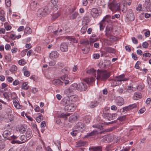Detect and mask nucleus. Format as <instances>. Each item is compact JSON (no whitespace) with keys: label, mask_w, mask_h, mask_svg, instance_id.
Returning <instances> with one entry per match:
<instances>
[{"label":"nucleus","mask_w":151,"mask_h":151,"mask_svg":"<svg viewBox=\"0 0 151 151\" xmlns=\"http://www.w3.org/2000/svg\"><path fill=\"white\" fill-rule=\"evenodd\" d=\"M76 104L71 102L69 104L65 105L64 107V109L67 111L73 112L76 109Z\"/></svg>","instance_id":"5"},{"label":"nucleus","mask_w":151,"mask_h":151,"mask_svg":"<svg viewBox=\"0 0 151 151\" xmlns=\"http://www.w3.org/2000/svg\"><path fill=\"white\" fill-rule=\"evenodd\" d=\"M61 80L63 81H64L66 80L68 78V76L66 75H65L61 77Z\"/></svg>","instance_id":"57"},{"label":"nucleus","mask_w":151,"mask_h":151,"mask_svg":"<svg viewBox=\"0 0 151 151\" xmlns=\"http://www.w3.org/2000/svg\"><path fill=\"white\" fill-rule=\"evenodd\" d=\"M100 29L101 30H103L105 26V24L104 22L101 21L100 23Z\"/></svg>","instance_id":"43"},{"label":"nucleus","mask_w":151,"mask_h":151,"mask_svg":"<svg viewBox=\"0 0 151 151\" xmlns=\"http://www.w3.org/2000/svg\"><path fill=\"white\" fill-rule=\"evenodd\" d=\"M9 93L7 92H5L4 93L3 96L6 99H9Z\"/></svg>","instance_id":"59"},{"label":"nucleus","mask_w":151,"mask_h":151,"mask_svg":"<svg viewBox=\"0 0 151 151\" xmlns=\"http://www.w3.org/2000/svg\"><path fill=\"white\" fill-rule=\"evenodd\" d=\"M37 116L36 117V119L37 122H40L43 119L42 115L40 113H37Z\"/></svg>","instance_id":"29"},{"label":"nucleus","mask_w":151,"mask_h":151,"mask_svg":"<svg viewBox=\"0 0 151 151\" xmlns=\"http://www.w3.org/2000/svg\"><path fill=\"white\" fill-rule=\"evenodd\" d=\"M87 28V26L86 25L83 26L81 29V32L83 34H84L86 32Z\"/></svg>","instance_id":"47"},{"label":"nucleus","mask_w":151,"mask_h":151,"mask_svg":"<svg viewBox=\"0 0 151 151\" xmlns=\"http://www.w3.org/2000/svg\"><path fill=\"white\" fill-rule=\"evenodd\" d=\"M22 71L23 72L24 75L26 77H28L30 75V73L29 71L27 70V68L26 66L23 67L22 69Z\"/></svg>","instance_id":"21"},{"label":"nucleus","mask_w":151,"mask_h":151,"mask_svg":"<svg viewBox=\"0 0 151 151\" xmlns=\"http://www.w3.org/2000/svg\"><path fill=\"white\" fill-rule=\"evenodd\" d=\"M62 101L63 102V104L64 105H67L69 104L72 102L70 100L68 99L64 98L63 99Z\"/></svg>","instance_id":"34"},{"label":"nucleus","mask_w":151,"mask_h":151,"mask_svg":"<svg viewBox=\"0 0 151 151\" xmlns=\"http://www.w3.org/2000/svg\"><path fill=\"white\" fill-rule=\"evenodd\" d=\"M11 134V132L9 131L6 130L4 131L2 135L4 137L7 139L10 140Z\"/></svg>","instance_id":"15"},{"label":"nucleus","mask_w":151,"mask_h":151,"mask_svg":"<svg viewBox=\"0 0 151 151\" xmlns=\"http://www.w3.org/2000/svg\"><path fill=\"white\" fill-rule=\"evenodd\" d=\"M66 38L71 41H73L74 42H75L76 41V39L73 38L72 36H67L66 37Z\"/></svg>","instance_id":"48"},{"label":"nucleus","mask_w":151,"mask_h":151,"mask_svg":"<svg viewBox=\"0 0 151 151\" xmlns=\"http://www.w3.org/2000/svg\"><path fill=\"white\" fill-rule=\"evenodd\" d=\"M97 73L96 79H100L102 81L106 80L110 75V72L106 71V70H98Z\"/></svg>","instance_id":"1"},{"label":"nucleus","mask_w":151,"mask_h":151,"mask_svg":"<svg viewBox=\"0 0 151 151\" xmlns=\"http://www.w3.org/2000/svg\"><path fill=\"white\" fill-rule=\"evenodd\" d=\"M28 83L27 82L24 83L22 85V88L23 89L27 90L28 89L29 86L27 85Z\"/></svg>","instance_id":"50"},{"label":"nucleus","mask_w":151,"mask_h":151,"mask_svg":"<svg viewBox=\"0 0 151 151\" xmlns=\"http://www.w3.org/2000/svg\"><path fill=\"white\" fill-rule=\"evenodd\" d=\"M17 70V66L15 65H12V66L11 67V68L10 69V71L13 72H14Z\"/></svg>","instance_id":"56"},{"label":"nucleus","mask_w":151,"mask_h":151,"mask_svg":"<svg viewBox=\"0 0 151 151\" xmlns=\"http://www.w3.org/2000/svg\"><path fill=\"white\" fill-rule=\"evenodd\" d=\"M128 106L131 110L134 108H135L137 106V105L135 104H132Z\"/></svg>","instance_id":"62"},{"label":"nucleus","mask_w":151,"mask_h":151,"mask_svg":"<svg viewBox=\"0 0 151 151\" xmlns=\"http://www.w3.org/2000/svg\"><path fill=\"white\" fill-rule=\"evenodd\" d=\"M50 57H58L59 56L58 53L55 51H52L50 54Z\"/></svg>","instance_id":"40"},{"label":"nucleus","mask_w":151,"mask_h":151,"mask_svg":"<svg viewBox=\"0 0 151 151\" xmlns=\"http://www.w3.org/2000/svg\"><path fill=\"white\" fill-rule=\"evenodd\" d=\"M91 119V116L89 115L85 116L83 118V121L86 123L89 122Z\"/></svg>","instance_id":"33"},{"label":"nucleus","mask_w":151,"mask_h":151,"mask_svg":"<svg viewBox=\"0 0 151 151\" xmlns=\"http://www.w3.org/2000/svg\"><path fill=\"white\" fill-rule=\"evenodd\" d=\"M98 105V103L96 101L91 103L90 107L91 108H93Z\"/></svg>","instance_id":"46"},{"label":"nucleus","mask_w":151,"mask_h":151,"mask_svg":"<svg viewBox=\"0 0 151 151\" xmlns=\"http://www.w3.org/2000/svg\"><path fill=\"white\" fill-rule=\"evenodd\" d=\"M34 110L36 112H40L41 113H43L44 112V110L43 109H42L40 110L39 107L37 105L35 106V108L34 109Z\"/></svg>","instance_id":"35"},{"label":"nucleus","mask_w":151,"mask_h":151,"mask_svg":"<svg viewBox=\"0 0 151 151\" xmlns=\"http://www.w3.org/2000/svg\"><path fill=\"white\" fill-rule=\"evenodd\" d=\"M97 131L94 130L91 133H88L85 136V137H88L90 136H94L97 134Z\"/></svg>","instance_id":"30"},{"label":"nucleus","mask_w":151,"mask_h":151,"mask_svg":"<svg viewBox=\"0 0 151 151\" xmlns=\"http://www.w3.org/2000/svg\"><path fill=\"white\" fill-rule=\"evenodd\" d=\"M70 114L69 113H60V114H58V117H60V118H65V119H66L67 118V116H69Z\"/></svg>","instance_id":"32"},{"label":"nucleus","mask_w":151,"mask_h":151,"mask_svg":"<svg viewBox=\"0 0 151 151\" xmlns=\"http://www.w3.org/2000/svg\"><path fill=\"white\" fill-rule=\"evenodd\" d=\"M83 24L86 25L89 22V18L88 17H84L83 20Z\"/></svg>","instance_id":"36"},{"label":"nucleus","mask_w":151,"mask_h":151,"mask_svg":"<svg viewBox=\"0 0 151 151\" xmlns=\"http://www.w3.org/2000/svg\"><path fill=\"white\" fill-rule=\"evenodd\" d=\"M26 131V129L24 127L21 126L20 127L19 129V132L22 133H23Z\"/></svg>","instance_id":"45"},{"label":"nucleus","mask_w":151,"mask_h":151,"mask_svg":"<svg viewBox=\"0 0 151 151\" xmlns=\"http://www.w3.org/2000/svg\"><path fill=\"white\" fill-rule=\"evenodd\" d=\"M110 60H106L105 61L104 63H99V66L100 68H106L107 66L109 65L110 64Z\"/></svg>","instance_id":"14"},{"label":"nucleus","mask_w":151,"mask_h":151,"mask_svg":"<svg viewBox=\"0 0 151 151\" xmlns=\"http://www.w3.org/2000/svg\"><path fill=\"white\" fill-rule=\"evenodd\" d=\"M117 115V114L116 113L112 114H110L109 118H108V119L109 120L114 119L116 117Z\"/></svg>","instance_id":"44"},{"label":"nucleus","mask_w":151,"mask_h":151,"mask_svg":"<svg viewBox=\"0 0 151 151\" xmlns=\"http://www.w3.org/2000/svg\"><path fill=\"white\" fill-rule=\"evenodd\" d=\"M5 3L7 6L10 7L11 6V0H5Z\"/></svg>","instance_id":"58"},{"label":"nucleus","mask_w":151,"mask_h":151,"mask_svg":"<svg viewBox=\"0 0 151 151\" xmlns=\"http://www.w3.org/2000/svg\"><path fill=\"white\" fill-rule=\"evenodd\" d=\"M60 49L63 52H67L68 49V45L67 43H62L60 45Z\"/></svg>","instance_id":"11"},{"label":"nucleus","mask_w":151,"mask_h":151,"mask_svg":"<svg viewBox=\"0 0 151 151\" xmlns=\"http://www.w3.org/2000/svg\"><path fill=\"white\" fill-rule=\"evenodd\" d=\"M103 116L105 117H109L110 114L109 113V109L107 107L105 108L103 110Z\"/></svg>","instance_id":"16"},{"label":"nucleus","mask_w":151,"mask_h":151,"mask_svg":"<svg viewBox=\"0 0 151 151\" xmlns=\"http://www.w3.org/2000/svg\"><path fill=\"white\" fill-rule=\"evenodd\" d=\"M151 2L150 0H145V2L143 5V8L144 10H148L151 12V6H150Z\"/></svg>","instance_id":"7"},{"label":"nucleus","mask_w":151,"mask_h":151,"mask_svg":"<svg viewBox=\"0 0 151 151\" xmlns=\"http://www.w3.org/2000/svg\"><path fill=\"white\" fill-rule=\"evenodd\" d=\"M87 72L88 73L93 75L95 77H96V73L97 72L96 70H94L93 68H92L87 70Z\"/></svg>","instance_id":"18"},{"label":"nucleus","mask_w":151,"mask_h":151,"mask_svg":"<svg viewBox=\"0 0 151 151\" xmlns=\"http://www.w3.org/2000/svg\"><path fill=\"white\" fill-rule=\"evenodd\" d=\"M142 97L141 93L138 92H135L133 96V99L135 100H138Z\"/></svg>","instance_id":"19"},{"label":"nucleus","mask_w":151,"mask_h":151,"mask_svg":"<svg viewBox=\"0 0 151 151\" xmlns=\"http://www.w3.org/2000/svg\"><path fill=\"white\" fill-rule=\"evenodd\" d=\"M111 16L109 15H106L105 17L103 18V20H102L104 22V21H106L108 22H109L110 21Z\"/></svg>","instance_id":"41"},{"label":"nucleus","mask_w":151,"mask_h":151,"mask_svg":"<svg viewBox=\"0 0 151 151\" xmlns=\"http://www.w3.org/2000/svg\"><path fill=\"white\" fill-rule=\"evenodd\" d=\"M119 83V82L117 81L116 80V78H115L114 80L113 81V82L111 83V85L112 86L114 87L117 85H119L121 84H118V83Z\"/></svg>","instance_id":"42"},{"label":"nucleus","mask_w":151,"mask_h":151,"mask_svg":"<svg viewBox=\"0 0 151 151\" xmlns=\"http://www.w3.org/2000/svg\"><path fill=\"white\" fill-rule=\"evenodd\" d=\"M117 104L119 106L122 105L124 104V99L122 97H119L117 100Z\"/></svg>","instance_id":"27"},{"label":"nucleus","mask_w":151,"mask_h":151,"mask_svg":"<svg viewBox=\"0 0 151 151\" xmlns=\"http://www.w3.org/2000/svg\"><path fill=\"white\" fill-rule=\"evenodd\" d=\"M78 117V115L77 114H75L70 117V120L75 121L77 120Z\"/></svg>","instance_id":"38"},{"label":"nucleus","mask_w":151,"mask_h":151,"mask_svg":"<svg viewBox=\"0 0 151 151\" xmlns=\"http://www.w3.org/2000/svg\"><path fill=\"white\" fill-rule=\"evenodd\" d=\"M78 91H85L87 89V87L86 84L81 83L77 84Z\"/></svg>","instance_id":"8"},{"label":"nucleus","mask_w":151,"mask_h":151,"mask_svg":"<svg viewBox=\"0 0 151 151\" xmlns=\"http://www.w3.org/2000/svg\"><path fill=\"white\" fill-rule=\"evenodd\" d=\"M58 0H51V2L54 6L56 5L58 3Z\"/></svg>","instance_id":"61"},{"label":"nucleus","mask_w":151,"mask_h":151,"mask_svg":"<svg viewBox=\"0 0 151 151\" xmlns=\"http://www.w3.org/2000/svg\"><path fill=\"white\" fill-rule=\"evenodd\" d=\"M20 139L21 141H19L20 144L24 143L28 140L25 135L21 136L20 137Z\"/></svg>","instance_id":"24"},{"label":"nucleus","mask_w":151,"mask_h":151,"mask_svg":"<svg viewBox=\"0 0 151 151\" xmlns=\"http://www.w3.org/2000/svg\"><path fill=\"white\" fill-rule=\"evenodd\" d=\"M144 86L143 84H141L138 85L137 87V88L139 91L142 90L144 88Z\"/></svg>","instance_id":"52"},{"label":"nucleus","mask_w":151,"mask_h":151,"mask_svg":"<svg viewBox=\"0 0 151 151\" xmlns=\"http://www.w3.org/2000/svg\"><path fill=\"white\" fill-rule=\"evenodd\" d=\"M77 90H78V85L76 83H73L70 85V87L65 90V92L68 95L73 92Z\"/></svg>","instance_id":"4"},{"label":"nucleus","mask_w":151,"mask_h":151,"mask_svg":"<svg viewBox=\"0 0 151 151\" xmlns=\"http://www.w3.org/2000/svg\"><path fill=\"white\" fill-rule=\"evenodd\" d=\"M31 29L29 27H27L24 30V32L27 34H29L32 32Z\"/></svg>","instance_id":"39"},{"label":"nucleus","mask_w":151,"mask_h":151,"mask_svg":"<svg viewBox=\"0 0 151 151\" xmlns=\"http://www.w3.org/2000/svg\"><path fill=\"white\" fill-rule=\"evenodd\" d=\"M5 13L4 11H0V20L3 22L5 21Z\"/></svg>","instance_id":"20"},{"label":"nucleus","mask_w":151,"mask_h":151,"mask_svg":"<svg viewBox=\"0 0 151 151\" xmlns=\"http://www.w3.org/2000/svg\"><path fill=\"white\" fill-rule=\"evenodd\" d=\"M76 9V8L74 7L70 9L69 11L70 18L73 19L76 18L78 14V13L77 12L75 11Z\"/></svg>","instance_id":"9"},{"label":"nucleus","mask_w":151,"mask_h":151,"mask_svg":"<svg viewBox=\"0 0 151 151\" xmlns=\"http://www.w3.org/2000/svg\"><path fill=\"white\" fill-rule=\"evenodd\" d=\"M111 28L108 27H106L105 35L106 36L108 37L111 32Z\"/></svg>","instance_id":"31"},{"label":"nucleus","mask_w":151,"mask_h":151,"mask_svg":"<svg viewBox=\"0 0 151 151\" xmlns=\"http://www.w3.org/2000/svg\"><path fill=\"white\" fill-rule=\"evenodd\" d=\"M18 63L19 65H24L26 63V62L23 59L20 60L18 62Z\"/></svg>","instance_id":"54"},{"label":"nucleus","mask_w":151,"mask_h":151,"mask_svg":"<svg viewBox=\"0 0 151 151\" xmlns=\"http://www.w3.org/2000/svg\"><path fill=\"white\" fill-rule=\"evenodd\" d=\"M91 14L93 18H96L99 15L98 11L96 8H93L91 11Z\"/></svg>","instance_id":"13"},{"label":"nucleus","mask_w":151,"mask_h":151,"mask_svg":"<svg viewBox=\"0 0 151 151\" xmlns=\"http://www.w3.org/2000/svg\"><path fill=\"white\" fill-rule=\"evenodd\" d=\"M81 43L83 45H86L89 43L88 40H83L82 41Z\"/></svg>","instance_id":"60"},{"label":"nucleus","mask_w":151,"mask_h":151,"mask_svg":"<svg viewBox=\"0 0 151 151\" xmlns=\"http://www.w3.org/2000/svg\"><path fill=\"white\" fill-rule=\"evenodd\" d=\"M126 116L124 115L122 116H121L119 117L117 119L118 120H119L121 122L123 121L125 119H126Z\"/></svg>","instance_id":"55"},{"label":"nucleus","mask_w":151,"mask_h":151,"mask_svg":"<svg viewBox=\"0 0 151 151\" xmlns=\"http://www.w3.org/2000/svg\"><path fill=\"white\" fill-rule=\"evenodd\" d=\"M125 75L124 74H122L119 76H116L115 77L116 80L117 81L119 82V83L118 84H121L122 81H126L129 80V78H125Z\"/></svg>","instance_id":"6"},{"label":"nucleus","mask_w":151,"mask_h":151,"mask_svg":"<svg viewBox=\"0 0 151 151\" xmlns=\"http://www.w3.org/2000/svg\"><path fill=\"white\" fill-rule=\"evenodd\" d=\"M127 90L129 93L133 92L135 91L134 88L133 87L130 86H128Z\"/></svg>","instance_id":"49"},{"label":"nucleus","mask_w":151,"mask_h":151,"mask_svg":"<svg viewBox=\"0 0 151 151\" xmlns=\"http://www.w3.org/2000/svg\"><path fill=\"white\" fill-rule=\"evenodd\" d=\"M78 99V96L76 95H72L70 96L69 98V99L71 101L75 102Z\"/></svg>","instance_id":"28"},{"label":"nucleus","mask_w":151,"mask_h":151,"mask_svg":"<svg viewBox=\"0 0 151 151\" xmlns=\"http://www.w3.org/2000/svg\"><path fill=\"white\" fill-rule=\"evenodd\" d=\"M32 130L29 129L26 131L25 135L27 138L28 139H29L32 137Z\"/></svg>","instance_id":"17"},{"label":"nucleus","mask_w":151,"mask_h":151,"mask_svg":"<svg viewBox=\"0 0 151 151\" xmlns=\"http://www.w3.org/2000/svg\"><path fill=\"white\" fill-rule=\"evenodd\" d=\"M105 50L106 52L109 53L114 54L116 52V50L110 47L106 48Z\"/></svg>","instance_id":"23"},{"label":"nucleus","mask_w":151,"mask_h":151,"mask_svg":"<svg viewBox=\"0 0 151 151\" xmlns=\"http://www.w3.org/2000/svg\"><path fill=\"white\" fill-rule=\"evenodd\" d=\"M86 145V143L85 141H79L76 142V146L77 147H80Z\"/></svg>","instance_id":"26"},{"label":"nucleus","mask_w":151,"mask_h":151,"mask_svg":"<svg viewBox=\"0 0 151 151\" xmlns=\"http://www.w3.org/2000/svg\"><path fill=\"white\" fill-rule=\"evenodd\" d=\"M127 18L130 21H132L134 19V17L132 9H129L128 10Z\"/></svg>","instance_id":"10"},{"label":"nucleus","mask_w":151,"mask_h":151,"mask_svg":"<svg viewBox=\"0 0 151 151\" xmlns=\"http://www.w3.org/2000/svg\"><path fill=\"white\" fill-rule=\"evenodd\" d=\"M90 149L92 151H101V150L99 147H90Z\"/></svg>","instance_id":"53"},{"label":"nucleus","mask_w":151,"mask_h":151,"mask_svg":"<svg viewBox=\"0 0 151 151\" xmlns=\"http://www.w3.org/2000/svg\"><path fill=\"white\" fill-rule=\"evenodd\" d=\"M50 9L48 7H45L44 8L39 9L37 11V14L39 17H40L48 14L50 13Z\"/></svg>","instance_id":"2"},{"label":"nucleus","mask_w":151,"mask_h":151,"mask_svg":"<svg viewBox=\"0 0 151 151\" xmlns=\"http://www.w3.org/2000/svg\"><path fill=\"white\" fill-rule=\"evenodd\" d=\"M52 83L55 85H61L63 83V82L59 79H56L53 81Z\"/></svg>","instance_id":"37"},{"label":"nucleus","mask_w":151,"mask_h":151,"mask_svg":"<svg viewBox=\"0 0 151 151\" xmlns=\"http://www.w3.org/2000/svg\"><path fill=\"white\" fill-rule=\"evenodd\" d=\"M13 103L14 106L17 109H20L22 108V106L20 105L18 100H14L13 101Z\"/></svg>","instance_id":"25"},{"label":"nucleus","mask_w":151,"mask_h":151,"mask_svg":"<svg viewBox=\"0 0 151 151\" xmlns=\"http://www.w3.org/2000/svg\"><path fill=\"white\" fill-rule=\"evenodd\" d=\"M77 129L78 130L81 132L83 131L86 127V125L83 124L82 122H80L78 123L76 125Z\"/></svg>","instance_id":"12"},{"label":"nucleus","mask_w":151,"mask_h":151,"mask_svg":"<svg viewBox=\"0 0 151 151\" xmlns=\"http://www.w3.org/2000/svg\"><path fill=\"white\" fill-rule=\"evenodd\" d=\"M37 3L35 1H33L30 4V7L31 9L32 10H35L37 7Z\"/></svg>","instance_id":"22"},{"label":"nucleus","mask_w":151,"mask_h":151,"mask_svg":"<svg viewBox=\"0 0 151 151\" xmlns=\"http://www.w3.org/2000/svg\"><path fill=\"white\" fill-rule=\"evenodd\" d=\"M115 0H114L109 5V7L113 11H116L120 9V4L119 3L116 4Z\"/></svg>","instance_id":"3"},{"label":"nucleus","mask_w":151,"mask_h":151,"mask_svg":"<svg viewBox=\"0 0 151 151\" xmlns=\"http://www.w3.org/2000/svg\"><path fill=\"white\" fill-rule=\"evenodd\" d=\"M148 43L146 42H143L142 44V46L143 47L145 48H147L148 47Z\"/></svg>","instance_id":"64"},{"label":"nucleus","mask_w":151,"mask_h":151,"mask_svg":"<svg viewBox=\"0 0 151 151\" xmlns=\"http://www.w3.org/2000/svg\"><path fill=\"white\" fill-rule=\"evenodd\" d=\"M133 42L135 44H137L138 43V42L137 39L134 37H132V38Z\"/></svg>","instance_id":"63"},{"label":"nucleus","mask_w":151,"mask_h":151,"mask_svg":"<svg viewBox=\"0 0 151 151\" xmlns=\"http://www.w3.org/2000/svg\"><path fill=\"white\" fill-rule=\"evenodd\" d=\"M60 15V14L59 12H58L54 14H53L52 16V20H55Z\"/></svg>","instance_id":"51"}]
</instances>
